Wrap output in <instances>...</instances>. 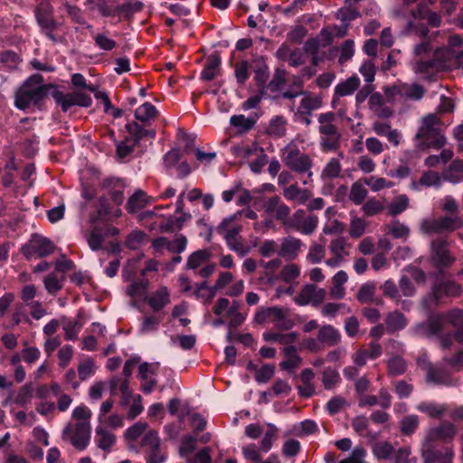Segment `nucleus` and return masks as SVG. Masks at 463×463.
<instances>
[{
    "label": "nucleus",
    "mask_w": 463,
    "mask_h": 463,
    "mask_svg": "<svg viewBox=\"0 0 463 463\" xmlns=\"http://www.w3.org/2000/svg\"><path fill=\"white\" fill-rule=\"evenodd\" d=\"M96 441L99 448L103 450H109L116 442V436L111 431L98 427L96 429Z\"/></svg>",
    "instance_id": "4c0bfd02"
},
{
    "label": "nucleus",
    "mask_w": 463,
    "mask_h": 463,
    "mask_svg": "<svg viewBox=\"0 0 463 463\" xmlns=\"http://www.w3.org/2000/svg\"><path fill=\"white\" fill-rule=\"evenodd\" d=\"M376 285L373 282H367L361 286L356 295L357 300L361 304H369L374 301Z\"/></svg>",
    "instance_id": "a18cd8bd"
},
{
    "label": "nucleus",
    "mask_w": 463,
    "mask_h": 463,
    "mask_svg": "<svg viewBox=\"0 0 463 463\" xmlns=\"http://www.w3.org/2000/svg\"><path fill=\"white\" fill-rule=\"evenodd\" d=\"M65 279L64 275L58 276L56 272H52L45 277L43 282L46 290L52 295H55L62 288V283Z\"/></svg>",
    "instance_id": "c03bdc74"
},
{
    "label": "nucleus",
    "mask_w": 463,
    "mask_h": 463,
    "mask_svg": "<svg viewBox=\"0 0 463 463\" xmlns=\"http://www.w3.org/2000/svg\"><path fill=\"white\" fill-rule=\"evenodd\" d=\"M462 288L454 280H448L437 283L431 289V296L436 302L443 297H458L462 293Z\"/></svg>",
    "instance_id": "a211bd4d"
},
{
    "label": "nucleus",
    "mask_w": 463,
    "mask_h": 463,
    "mask_svg": "<svg viewBox=\"0 0 463 463\" xmlns=\"http://www.w3.org/2000/svg\"><path fill=\"white\" fill-rule=\"evenodd\" d=\"M444 321L442 314L430 317L425 325L417 326L414 328V333L426 336L439 335L444 328Z\"/></svg>",
    "instance_id": "4be33fe9"
},
{
    "label": "nucleus",
    "mask_w": 463,
    "mask_h": 463,
    "mask_svg": "<svg viewBox=\"0 0 463 463\" xmlns=\"http://www.w3.org/2000/svg\"><path fill=\"white\" fill-rule=\"evenodd\" d=\"M303 246V241L298 238L294 236L284 237L280 240L278 255L286 260H294L298 258Z\"/></svg>",
    "instance_id": "dca6fc26"
},
{
    "label": "nucleus",
    "mask_w": 463,
    "mask_h": 463,
    "mask_svg": "<svg viewBox=\"0 0 463 463\" xmlns=\"http://www.w3.org/2000/svg\"><path fill=\"white\" fill-rule=\"evenodd\" d=\"M441 184V178L439 173L435 171H425L422 173L418 182L412 180L411 183V188L413 190H420V186L424 187H439Z\"/></svg>",
    "instance_id": "2f4dec72"
},
{
    "label": "nucleus",
    "mask_w": 463,
    "mask_h": 463,
    "mask_svg": "<svg viewBox=\"0 0 463 463\" xmlns=\"http://www.w3.org/2000/svg\"><path fill=\"white\" fill-rule=\"evenodd\" d=\"M384 200H377L376 198H370L362 206V211L366 216H373L382 213L385 209Z\"/></svg>",
    "instance_id": "8fccbe9b"
},
{
    "label": "nucleus",
    "mask_w": 463,
    "mask_h": 463,
    "mask_svg": "<svg viewBox=\"0 0 463 463\" xmlns=\"http://www.w3.org/2000/svg\"><path fill=\"white\" fill-rule=\"evenodd\" d=\"M250 68L251 64L248 61H241L234 66V76L240 86H243L250 78Z\"/></svg>",
    "instance_id": "3c124183"
},
{
    "label": "nucleus",
    "mask_w": 463,
    "mask_h": 463,
    "mask_svg": "<svg viewBox=\"0 0 463 463\" xmlns=\"http://www.w3.org/2000/svg\"><path fill=\"white\" fill-rule=\"evenodd\" d=\"M55 245L53 242L38 234H33L29 241L21 248L22 254L27 259L37 256L43 258L54 252Z\"/></svg>",
    "instance_id": "9d476101"
},
{
    "label": "nucleus",
    "mask_w": 463,
    "mask_h": 463,
    "mask_svg": "<svg viewBox=\"0 0 463 463\" xmlns=\"http://www.w3.org/2000/svg\"><path fill=\"white\" fill-rule=\"evenodd\" d=\"M286 71L277 69L274 72L273 79L266 85V89L275 92L280 90V88L286 83Z\"/></svg>",
    "instance_id": "0e129e2a"
},
{
    "label": "nucleus",
    "mask_w": 463,
    "mask_h": 463,
    "mask_svg": "<svg viewBox=\"0 0 463 463\" xmlns=\"http://www.w3.org/2000/svg\"><path fill=\"white\" fill-rule=\"evenodd\" d=\"M241 231V226L232 227L231 230H228L227 232L224 233V239L231 250H234L241 257H243L248 254L250 249L237 240V235Z\"/></svg>",
    "instance_id": "bb28decb"
},
{
    "label": "nucleus",
    "mask_w": 463,
    "mask_h": 463,
    "mask_svg": "<svg viewBox=\"0 0 463 463\" xmlns=\"http://www.w3.org/2000/svg\"><path fill=\"white\" fill-rule=\"evenodd\" d=\"M349 248L350 245L344 237L340 236L332 240L328 249L333 256L326 260V264L332 268L338 267L349 255Z\"/></svg>",
    "instance_id": "2eb2a0df"
},
{
    "label": "nucleus",
    "mask_w": 463,
    "mask_h": 463,
    "mask_svg": "<svg viewBox=\"0 0 463 463\" xmlns=\"http://www.w3.org/2000/svg\"><path fill=\"white\" fill-rule=\"evenodd\" d=\"M456 260L450 250L449 242L445 238L437 237L430 241L429 261L439 272L451 268Z\"/></svg>",
    "instance_id": "0eeeda50"
},
{
    "label": "nucleus",
    "mask_w": 463,
    "mask_h": 463,
    "mask_svg": "<svg viewBox=\"0 0 463 463\" xmlns=\"http://www.w3.org/2000/svg\"><path fill=\"white\" fill-rule=\"evenodd\" d=\"M147 126L148 125L138 122H131L126 125V128L130 134L135 145H137L144 137H149L152 139L156 137V130L153 128H146Z\"/></svg>",
    "instance_id": "393cba45"
},
{
    "label": "nucleus",
    "mask_w": 463,
    "mask_h": 463,
    "mask_svg": "<svg viewBox=\"0 0 463 463\" xmlns=\"http://www.w3.org/2000/svg\"><path fill=\"white\" fill-rule=\"evenodd\" d=\"M409 197L406 194H400L389 204V214L392 216L399 215L409 207Z\"/></svg>",
    "instance_id": "09e8293b"
},
{
    "label": "nucleus",
    "mask_w": 463,
    "mask_h": 463,
    "mask_svg": "<svg viewBox=\"0 0 463 463\" xmlns=\"http://www.w3.org/2000/svg\"><path fill=\"white\" fill-rule=\"evenodd\" d=\"M424 371L427 373L428 382L447 386L455 384L454 379L445 369L435 368L431 364H428L427 367H424Z\"/></svg>",
    "instance_id": "b1692460"
},
{
    "label": "nucleus",
    "mask_w": 463,
    "mask_h": 463,
    "mask_svg": "<svg viewBox=\"0 0 463 463\" xmlns=\"http://www.w3.org/2000/svg\"><path fill=\"white\" fill-rule=\"evenodd\" d=\"M145 236L146 234L142 231L131 232L125 241L126 247L129 250L138 249L142 245Z\"/></svg>",
    "instance_id": "774afa93"
},
{
    "label": "nucleus",
    "mask_w": 463,
    "mask_h": 463,
    "mask_svg": "<svg viewBox=\"0 0 463 463\" xmlns=\"http://www.w3.org/2000/svg\"><path fill=\"white\" fill-rule=\"evenodd\" d=\"M419 426L417 415H408L401 420V431L404 435H411Z\"/></svg>",
    "instance_id": "338daca9"
},
{
    "label": "nucleus",
    "mask_w": 463,
    "mask_h": 463,
    "mask_svg": "<svg viewBox=\"0 0 463 463\" xmlns=\"http://www.w3.org/2000/svg\"><path fill=\"white\" fill-rule=\"evenodd\" d=\"M383 93L386 100L393 104L406 100L419 101L424 97L426 90L416 82L412 84L398 82L392 86L384 87Z\"/></svg>",
    "instance_id": "39448f33"
},
{
    "label": "nucleus",
    "mask_w": 463,
    "mask_h": 463,
    "mask_svg": "<svg viewBox=\"0 0 463 463\" xmlns=\"http://www.w3.org/2000/svg\"><path fill=\"white\" fill-rule=\"evenodd\" d=\"M286 119L283 116L273 118L269 126V134L276 137H281L286 134Z\"/></svg>",
    "instance_id": "6e6d98bb"
},
{
    "label": "nucleus",
    "mask_w": 463,
    "mask_h": 463,
    "mask_svg": "<svg viewBox=\"0 0 463 463\" xmlns=\"http://www.w3.org/2000/svg\"><path fill=\"white\" fill-rule=\"evenodd\" d=\"M26 307L28 306L21 302H18L14 305L12 314V321L14 326H18L22 322L29 325L32 323L27 314Z\"/></svg>",
    "instance_id": "5fc2aeb1"
},
{
    "label": "nucleus",
    "mask_w": 463,
    "mask_h": 463,
    "mask_svg": "<svg viewBox=\"0 0 463 463\" xmlns=\"http://www.w3.org/2000/svg\"><path fill=\"white\" fill-rule=\"evenodd\" d=\"M280 156L284 165L291 171L298 174L308 173L309 176L312 175V159L309 155L301 152L296 143L291 142L282 148Z\"/></svg>",
    "instance_id": "423d86ee"
},
{
    "label": "nucleus",
    "mask_w": 463,
    "mask_h": 463,
    "mask_svg": "<svg viewBox=\"0 0 463 463\" xmlns=\"http://www.w3.org/2000/svg\"><path fill=\"white\" fill-rule=\"evenodd\" d=\"M107 233L99 227H94L87 235L88 245L91 250L97 251L103 249V241Z\"/></svg>",
    "instance_id": "58836bf2"
},
{
    "label": "nucleus",
    "mask_w": 463,
    "mask_h": 463,
    "mask_svg": "<svg viewBox=\"0 0 463 463\" xmlns=\"http://www.w3.org/2000/svg\"><path fill=\"white\" fill-rule=\"evenodd\" d=\"M364 184V179H360L351 185L349 199L356 205L362 204L367 197L368 191Z\"/></svg>",
    "instance_id": "ea45409f"
},
{
    "label": "nucleus",
    "mask_w": 463,
    "mask_h": 463,
    "mask_svg": "<svg viewBox=\"0 0 463 463\" xmlns=\"http://www.w3.org/2000/svg\"><path fill=\"white\" fill-rule=\"evenodd\" d=\"M52 96L63 112L68 111L72 106L88 108L92 104L90 96L80 91L64 94L55 87L54 90L52 92Z\"/></svg>",
    "instance_id": "9b49d317"
},
{
    "label": "nucleus",
    "mask_w": 463,
    "mask_h": 463,
    "mask_svg": "<svg viewBox=\"0 0 463 463\" xmlns=\"http://www.w3.org/2000/svg\"><path fill=\"white\" fill-rule=\"evenodd\" d=\"M157 110L154 105L145 102L135 111V118L137 121L145 125H150V121L156 117Z\"/></svg>",
    "instance_id": "c9c22d12"
},
{
    "label": "nucleus",
    "mask_w": 463,
    "mask_h": 463,
    "mask_svg": "<svg viewBox=\"0 0 463 463\" xmlns=\"http://www.w3.org/2000/svg\"><path fill=\"white\" fill-rule=\"evenodd\" d=\"M342 166L338 159L331 158L322 171L321 178L323 180L336 178L340 175Z\"/></svg>",
    "instance_id": "864d4df0"
},
{
    "label": "nucleus",
    "mask_w": 463,
    "mask_h": 463,
    "mask_svg": "<svg viewBox=\"0 0 463 463\" xmlns=\"http://www.w3.org/2000/svg\"><path fill=\"white\" fill-rule=\"evenodd\" d=\"M438 60H439L438 56H437L436 52H434L432 59H430L428 61H423V60L418 61L415 63L414 71L416 73H420V74H427L430 71H439L440 64Z\"/></svg>",
    "instance_id": "37998d69"
},
{
    "label": "nucleus",
    "mask_w": 463,
    "mask_h": 463,
    "mask_svg": "<svg viewBox=\"0 0 463 463\" xmlns=\"http://www.w3.org/2000/svg\"><path fill=\"white\" fill-rule=\"evenodd\" d=\"M317 340L328 346H335L341 342V334L333 326L325 325L318 330Z\"/></svg>",
    "instance_id": "cd10ccee"
},
{
    "label": "nucleus",
    "mask_w": 463,
    "mask_h": 463,
    "mask_svg": "<svg viewBox=\"0 0 463 463\" xmlns=\"http://www.w3.org/2000/svg\"><path fill=\"white\" fill-rule=\"evenodd\" d=\"M442 317L455 329L463 327V309L453 308L446 313H442Z\"/></svg>",
    "instance_id": "4d7b16f0"
},
{
    "label": "nucleus",
    "mask_w": 463,
    "mask_h": 463,
    "mask_svg": "<svg viewBox=\"0 0 463 463\" xmlns=\"http://www.w3.org/2000/svg\"><path fill=\"white\" fill-rule=\"evenodd\" d=\"M285 228L311 235L317 228L318 217L315 214H307L303 209H298L292 215L288 214L282 223Z\"/></svg>",
    "instance_id": "1a4fd4ad"
},
{
    "label": "nucleus",
    "mask_w": 463,
    "mask_h": 463,
    "mask_svg": "<svg viewBox=\"0 0 463 463\" xmlns=\"http://www.w3.org/2000/svg\"><path fill=\"white\" fill-rule=\"evenodd\" d=\"M442 123L439 118L433 113L423 117L415 135L416 147L420 150H427L430 147L442 148L446 144V137L441 131Z\"/></svg>",
    "instance_id": "7ed1b4c3"
},
{
    "label": "nucleus",
    "mask_w": 463,
    "mask_h": 463,
    "mask_svg": "<svg viewBox=\"0 0 463 463\" xmlns=\"http://www.w3.org/2000/svg\"><path fill=\"white\" fill-rule=\"evenodd\" d=\"M149 281L146 279L135 281L128 287L127 293L133 298H146Z\"/></svg>",
    "instance_id": "79ce46f5"
},
{
    "label": "nucleus",
    "mask_w": 463,
    "mask_h": 463,
    "mask_svg": "<svg viewBox=\"0 0 463 463\" xmlns=\"http://www.w3.org/2000/svg\"><path fill=\"white\" fill-rule=\"evenodd\" d=\"M417 409L429 417L435 419L443 416L448 410L445 404H438L432 402H422L417 405Z\"/></svg>",
    "instance_id": "f704fd0d"
},
{
    "label": "nucleus",
    "mask_w": 463,
    "mask_h": 463,
    "mask_svg": "<svg viewBox=\"0 0 463 463\" xmlns=\"http://www.w3.org/2000/svg\"><path fill=\"white\" fill-rule=\"evenodd\" d=\"M251 69L254 72V80L259 88L260 93L264 94L267 81L269 78V67L263 56H258L251 61Z\"/></svg>",
    "instance_id": "aec40b11"
},
{
    "label": "nucleus",
    "mask_w": 463,
    "mask_h": 463,
    "mask_svg": "<svg viewBox=\"0 0 463 463\" xmlns=\"http://www.w3.org/2000/svg\"><path fill=\"white\" fill-rule=\"evenodd\" d=\"M315 292V285L307 284L302 288L294 301L299 306H307L311 303L313 293Z\"/></svg>",
    "instance_id": "680f3d73"
},
{
    "label": "nucleus",
    "mask_w": 463,
    "mask_h": 463,
    "mask_svg": "<svg viewBox=\"0 0 463 463\" xmlns=\"http://www.w3.org/2000/svg\"><path fill=\"white\" fill-rule=\"evenodd\" d=\"M463 228V220L459 215H444L437 219H424L420 230L425 235L451 233Z\"/></svg>",
    "instance_id": "6e6552de"
},
{
    "label": "nucleus",
    "mask_w": 463,
    "mask_h": 463,
    "mask_svg": "<svg viewBox=\"0 0 463 463\" xmlns=\"http://www.w3.org/2000/svg\"><path fill=\"white\" fill-rule=\"evenodd\" d=\"M153 311L157 312L170 303V295L166 287H160L149 298H145Z\"/></svg>",
    "instance_id": "c85d7f7f"
},
{
    "label": "nucleus",
    "mask_w": 463,
    "mask_h": 463,
    "mask_svg": "<svg viewBox=\"0 0 463 463\" xmlns=\"http://www.w3.org/2000/svg\"><path fill=\"white\" fill-rule=\"evenodd\" d=\"M298 334L297 332H290L288 334H279L274 332H265L263 339L265 341L279 342L281 345H288L296 342Z\"/></svg>",
    "instance_id": "a19ab883"
},
{
    "label": "nucleus",
    "mask_w": 463,
    "mask_h": 463,
    "mask_svg": "<svg viewBox=\"0 0 463 463\" xmlns=\"http://www.w3.org/2000/svg\"><path fill=\"white\" fill-rule=\"evenodd\" d=\"M210 258V252L207 250H199L192 253L186 263L188 269H194L198 268L203 262Z\"/></svg>",
    "instance_id": "13d9d810"
},
{
    "label": "nucleus",
    "mask_w": 463,
    "mask_h": 463,
    "mask_svg": "<svg viewBox=\"0 0 463 463\" xmlns=\"http://www.w3.org/2000/svg\"><path fill=\"white\" fill-rule=\"evenodd\" d=\"M90 421L77 422L71 436V444L78 449H84L90 439Z\"/></svg>",
    "instance_id": "412c9836"
},
{
    "label": "nucleus",
    "mask_w": 463,
    "mask_h": 463,
    "mask_svg": "<svg viewBox=\"0 0 463 463\" xmlns=\"http://www.w3.org/2000/svg\"><path fill=\"white\" fill-rule=\"evenodd\" d=\"M385 326L389 334L402 330L407 326V319L400 311H393L387 314L385 317Z\"/></svg>",
    "instance_id": "473e14b6"
},
{
    "label": "nucleus",
    "mask_w": 463,
    "mask_h": 463,
    "mask_svg": "<svg viewBox=\"0 0 463 463\" xmlns=\"http://www.w3.org/2000/svg\"><path fill=\"white\" fill-rule=\"evenodd\" d=\"M319 146L325 151H335L340 147L342 132L333 111L320 113L317 117Z\"/></svg>",
    "instance_id": "20e7f679"
},
{
    "label": "nucleus",
    "mask_w": 463,
    "mask_h": 463,
    "mask_svg": "<svg viewBox=\"0 0 463 463\" xmlns=\"http://www.w3.org/2000/svg\"><path fill=\"white\" fill-rule=\"evenodd\" d=\"M149 203L146 194L142 190H137L128 198L126 209L128 213H136Z\"/></svg>",
    "instance_id": "72a5a7b5"
},
{
    "label": "nucleus",
    "mask_w": 463,
    "mask_h": 463,
    "mask_svg": "<svg viewBox=\"0 0 463 463\" xmlns=\"http://www.w3.org/2000/svg\"><path fill=\"white\" fill-rule=\"evenodd\" d=\"M230 124L238 128L241 133H245L254 127L255 120L244 115H234L231 118Z\"/></svg>",
    "instance_id": "603ef678"
},
{
    "label": "nucleus",
    "mask_w": 463,
    "mask_h": 463,
    "mask_svg": "<svg viewBox=\"0 0 463 463\" xmlns=\"http://www.w3.org/2000/svg\"><path fill=\"white\" fill-rule=\"evenodd\" d=\"M407 370V364L401 356H394L387 362L388 374L396 377L403 374Z\"/></svg>",
    "instance_id": "49530a36"
},
{
    "label": "nucleus",
    "mask_w": 463,
    "mask_h": 463,
    "mask_svg": "<svg viewBox=\"0 0 463 463\" xmlns=\"http://www.w3.org/2000/svg\"><path fill=\"white\" fill-rule=\"evenodd\" d=\"M300 276V269L295 263L287 264L280 272V278L283 281L289 283Z\"/></svg>",
    "instance_id": "69168bd1"
},
{
    "label": "nucleus",
    "mask_w": 463,
    "mask_h": 463,
    "mask_svg": "<svg viewBox=\"0 0 463 463\" xmlns=\"http://www.w3.org/2000/svg\"><path fill=\"white\" fill-rule=\"evenodd\" d=\"M325 253L326 250L323 245L313 242L307 254V260L312 264L319 263L324 259Z\"/></svg>",
    "instance_id": "e2e57ef3"
},
{
    "label": "nucleus",
    "mask_w": 463,
    "mask_h": 463,
    "mask_svg": "<svg viewBox=\"0 0 463 463\" xmlns=\"http://www.w3.org/2000/svg\"><path fill=\"white\" fill-rule=\"evenodd\" d=\"M221 71V57L217 52L212 53L201 72V79L205 81L213 80Z\"/></svg>",
    "instance_id": "a878e982"
},
{
    "label": "nucleus",
    "mask_w": 463,
    "mask_h": 463,
    "mask_svg": "<svg viewBox=\"0 0 463 463\" xmlns=\"http://www.w3.org/2000/svg\"><path fill=\"white\" fill-rule=\"evenodd\" d=\"M264 209L268 214L273 215L281 223L290 214V208L278 195L268 198L264 203Z\"/></svg>",
    "instance_id": "6ab92c4d"
},
{
    "label": "nucleus",
    "mask_w": 463,
    "mask_h": 463,
    "mask_svg": "<svg viewBox=\"0 0 463 463\" xmlns=\"http://www.w3.org/2000/svg\"><path fill=\"white\" fill-rule=\"evenodd\" d=\"M394 449L391 443L387 441H380L373 445V452L379 459H387L393 453Z\"/></svg>",
    "instance_id": "bf43d9fd"
},
{
    "label": "nucleus",
    "mask_w": 463,
    "mask_h": 463,
    "mask_svg": "<svg viewBox=\"0 0 463 463\" xmlns=\"http://www.w3.org/2000/svg\"><path fill=\"white\" fill-rule=\"evenodd\" d=\"M179 217L169 216L165 222L159 225L161 232H175L183 228L184 223L191 220L192 215L189 213H179Z\"/></svg>",
    "instance_id": "c756f323"
},
{
    "label": "nucleus",
    "mask_w": 463,
    "mask_h": 463,
    "mask_svg": "<svg viewBox=\"0 0 463 463\" xmlns=\"http://www.w3.org/2000/svg\"><path fill=\"white\" fill-rule=\"evenodd\" d=\"M43 77L35 73L31 75L16 90L14 105L19 109H26L31 104L38 106L46 97L50 90L55 86L52 84H43Z\"/></svg>",
    "instance_id": "f03ea898"
},
{
    "label": "nucleus",
    "mask_w": 463,
    "mask_h": 463,
    "mask_svg": "<svg viewBox=\"0 0 463 463\" xmlns=\"http://www.w3.org/2000/svg\"><path fill=\"white\" fill-rule=\"evenodd\" d=\"M388 232L395 239L407 238L410 233V229L399 221H392L388 224Z\"/></svg>",
    "instance_id": "052dcab7"
},
{
    "label": "nucleus",
    "mask_w": 463,
    "mask_h": 463,
    "mask_svg": "<svg viewBox=\"0 0 463 463\" xmlns=\"http://www.w3.org/2000/svg\"><path fill=\"white\" fill-rule=\"evenodd\" d=\"M439 61V71H451L463 69V51L451 47H442L435 51Z\"/></svg>",
    "instance_id": "ddd939ff"
},
{
    "label": "nucleus",
    "mask_w": 463,
    "mask_h": 463,
    "mask_svg": "<svg viewBox=\"0 0 463 463\" xmlns=\"http://www.w3.org/2000/svg\"><path fill=\"white\" fill-rule=\"evenodd\" d=\"M102 189L107 192L110 199L117 205H120L124 201L125 183L118 177H108L102 181Z\"/></svg>",
    "instance_id": "f3484780"
},
{
    "label": "nucleus",
    "mask_w": 463,
    "mask_h": 463,
    "mask_svg": "<svg viewBox=\"0 0 463 463\" xmlns=\"http://www.w3.org/2000/svg\"><path fill=\"white\" fill-rule=\"evenodd\" d=\"M322 98L317 95H307L301 101L298 110L301 114L311 116L312 111L322 107Z\"/></svg>",
    "instance_id": "e433bc0d"
},
{
    "label": "nucleus",
    "mask_w": 463,
    "mask_h": 463,
    "mask_svg": "<svg viewBox=\"0 0 463 463\" xmlns=\"http://www.w3.org/2000/svg\"><path fill=\"white\" fill-rule=\"evenodd\" d=\"M284 197L288 201L297 202L298 204H306L311 197L307 189H301L297 184H291L283 190Z\"/></svg>",
    "instance_id": "7c9ffc66"
},
{
    "label": "nucleus",
    "mask_w": 463,
    "mask_h": 463,
    "mask_svg": "<svg viewBox=\"0 0 463 463\" xmlns=\"http://www.w3.org/2000/svg\"><path fill=\"white\" fill-rule=\"evenodd\" d=\"M144 5L137 0H128L116 7L117 14H123L126 18L131 17L135 13L142 10Z\"/></svg>",
    "instance_id": "de8ad7c7"
},
{
    "label": "nucleus",
    "mask_w": 463,
    "mask_h": 463,
    "mask_svg": "<svg viewBox=\"0 0 463 463\" xmlns=\"http://www.w3.org/2000/svg\"><path fill=\"white\" fill-rule=\"evenodd\" d=\"M360 86V80L356 75H353L345 80L339 82L335 88V94L332 100V107H335V103L340 97L352 95Z\"/></svg>",
    "instance_id": "5701e85b"
},
{
    "label": "nucleus",
    "mask_w": 463,
    "mask_h": 463,
    "mask_svg": "<svg viewBox=\"0 0 463 463\" xmlns=\"http://www.w3.org/2000/svg\"><path fill=\"white\" fill-rule=\"evenodd\" d=\"M35 18L41 29H58L60 24L54 19L53 7L47 0H42L35 8Z\"/></svg>",
    "instance_id": "4468645a"
},
{
    "label": "nucleus",
    "mask_w": 463,
    "mask_h": 463,
    "mask_svg": "<svg viewBox=\"0 0 463 463\" xmlns=\"http://www.w3.org/2000/svg\"><path fill=\"white\" fill-rule=\"evenodd\" d=\"M456 434V426L449 421L431 428L428 431L422 449L424 463H452L454 457L452 447L436 448L432 443L439 440L444 443L451 442Z\"/></svg>",
    "instance_id": "f257e3e1"
},
{
    "label": "nucleus",
    "mask_w": 463,
    "mask_h": 463,
    "mask_svg": "<svg viewBox=\"0 0 463 463\" xmlns=\"http://www.w3.org/2000/svg\"><path fill=\"white\" fill-rule=\"evenodd\" d=\"M141 447L146 453V463H163L165 460V454L161 449V442L156 431L146 432L141 440Z\"/></svg>",
    "instance_id": "f8f14e48"
}]
</instances>
